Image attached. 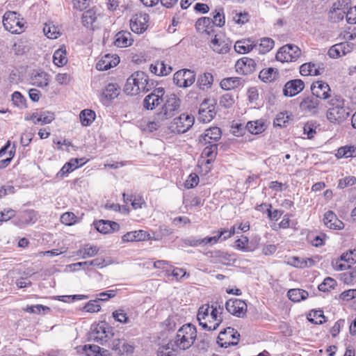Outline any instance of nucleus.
<instances>
[{
    "label": "nucleus",
    "mask_w": 356,
    "mask_h": 356,
    "mask_svg": "<svg viewBox=\"0 0 356 356\" xmlns=\"http://www.w3.org/2000/svg\"><path fill=\"white\" fill-rule=\"evenodd\" d=\"M223 307L209 304L201 306L197 312V319L203 330L213 331L218 329L222 322Z\"/></svg>",
    "instance_id": "nucleus-1"
},
{
    "label": "nucleus",
    "mask_w": 356,
    "mask_h": 356,
    "mask_svg": "<svg viewBox=\"0 0 356 356\" xmlns=\"http://www.w3.org/2000/svg\"><path fill=\"white\" fill-rule=\"evenodd\" d=\"M148 79L147 74L143 72H136L127 80L124 85V92L131 96L136 95L140 92L147 91V85Z\"/></svg>",
    "instance_id": "nucleus-2"
},
{
    "label": "nucleus",
    "mask_w": 356,
    "mask_h": 356,
    "mask_svg": "<svg viewBox=\"0 0 356 356\" xmlns=\"http://www.w3.org/2000/svg\"><path fill=\"white\" fill-rule=\"evenodd\" d=\"M329 103L330 107L327 113V118L331 122L339 123L349 116L348 108L344 106V100L341 97L334 96Z\"/></svg>",
    "instance_id": "nucleus-3"
},
{
    "label": "nucleus",
    "mask_w": 356,
    "mask_h": 356,
    "mask_svg": "<svg viewBox=\"0 0 356 356\" xmlns=\"http://www.w3.org/2000/svg\"><path fill=\"white\" fill-rule=\"evenodd\" d=\"M197 337L196 327L191 323L182 325L177 331L175 340L181 350L188 349L194 343Z\"/></svg>",
    "instance_id": "nucleus-4"
},
{
    "label": "nucleus",
    "mask_w": 356,
    "mask_h": 356,
    "mask_svg": "<svg viewBox=\"0 0 356 356\" xmlns=\"http://www.w3.org/2000/svg\"><path fill=\"white\" fill-rule=\"evenodd\" d=\"M113 330L108 323L102 321L98 324L92 325L89 338L91 341L104 345L115 336Z\"/></svg>",
    "instance_id": "nucleus-5"
},
{
    "label": "nucleus",
    "mask_w": 356,
    "mask_h": 356,
    "mask_svg": "<svg viewBox=\"0 0 356 356\" xmlns=\"http://www.w3.org/2000/svg\"><path fill=\"white\" fill-rule=\"evenodd\" d=\"M181 103V99L175 94L166 95L161 111L157 113L158 120H166L172 118L179 112Z\"/></svg>",
    "instance_id": "nucleus-6"
},
{
    "label": "nucleus",
    "mask_w": 356,
    "mask_h": 356,
    "mask_svg": "<svg viewBox=\"0 0 356 356\" xmlns=\"http://www.w3.org/2000/svg\"><path fill=\"white\" fill-rule=\"evenodd\" d=\"M194 122L195 118L193 115L188 113H182L179 117L173 119L170 122L169 129L173 134H184L192 127Z\"/></svg>",
    "instance_id": "nucleus-7"
},
{
    "label": "nucleus",
    "mask_w": 356,
    "mask_h": 356,
    "mask_svg": "<svg viewBox=\"0 0 356 356\" xmlns=\"http://www.w3.org/2000/svg\"><path fill=\"white\" fill-rule=\"evenodd\" d=\"M19 16V15L14 11H7L3 16V26L11 33L19 34L24 31V23Z\"/></svg>",
    "instance_id": "nucleus-8"
},
{
    "label": "nucleus",
    "mask_w": 356,
    "mask_h": 356,
    "mask_svg": "<svg viewBox=\"0 0 356 356\" xmlns=\"http://www.w3.org/2000/svg\"><path fill=\"white\" fill-rule=\"evenodd\" d=\"M240 339V334L233 327H228L222 330L218 337L217 343L222 348L236 346Z\"/></svg>",
    "instance_id": "nucleus-9"
},
{
    "label": "nucleus",
    "mask_w": 356,
    "mask_h": 356,
    "mask_svg": "<svg viewBox=\"0 0 356 356\" xmlns=\"http://www.w3.org/2000/svg\"><path fill=\"white\" fill-rule=\"evenodd\" d=\"M300 55L301 50L298 46L288 44L280 48L275 58L277 60L282 63L294 62L298 60Z\"/></svg>",
    "instance_id": "nucleus-10"
},
{
    "label": "nucleus",
    "mask_w": 356,
    "mask_h": 356,
    "mask_svg": "<svg viewBox=\"0 0 356 356\" xmlns=\"http://www.w3.org/2000/svg\"><path fill=\"white\" fill-rule=\"evenodd\" d=\"M216 101L204 99L199 108L198 120L204 123L210 122L216 115Z\"/></svg>",
    "instance_id": "nucleus-11"
},
{
    "label": "nucleus",
    "mask_w": 356,
    "mask_h": 356,
    "mask_svg": "<svg viewBox=\"0 0 356 356\" xmlns=\"http://www.w3.org/2000/svg\"><path fill=\"white\" fill-rule=\"evenodd\" d=\"M195 81V72L188 69L179 70L173 76V82L180 88L189 87Z\"/></svg>",
    "instance_id": "nucleus-12"
},
{
    "label": "nucleus",
    "mask_w": 356,
    "mask_h": 356,
    "mask_svg": "<svg viewBox=\"0 0 356 356\" xmlns=\"http://www.w3.org/2000/svg\"><path fill=\"white\" fill-rule=\"evenodd\" d=\"M165 94L163 88H156L150 94L147 95L143 100V106L147 110H152L161 104Z\"/></svg>",
    "instance_id": "nucleus-13"
},
{
    "label": "nucleus",
    "mask_w": 356,
    "mask_h": 356,
    "mask_svg": "<svg viewBox=\"0 0 356 356\" xmlns=\"http://www.w3.org/2000/svg\"><path fill=\"white\" fill-rule=\"evenodd\" d=\"M100 13L95 6L89 8L84 11L81 16V23L87 29L94 30L98 25V19Z\"/></svg>",
    "instance_id": "nucleus-14"
},
{
    "label": "nucleus",
    "mask_w": 356,
    "mask_h": 356,
    "mask_svg": "<svg viewBox=\"0 0 356 356\" xmlns=\"http://www.w3.org/2000/svg\"><path fill=\"white\" fill-rule=\"evenodd\" d=\"M225 308L229 313L237 317H243L247 312L246 303L236 298L227 301Z\"/></svg>",
    "instance_id": "nucleus-15"
},
{
    "label": "nucleus",
    "mask_w": 356,
    "mask_h": 356,
    "mask_svg": "<svg viewBox=\"0 0 356 356\" xmlns=\"http://www.w3.org/2000/svg\"><path fill=\"white\" fill-rule=\"evenodd\" d=\"M149 15L145 13L136 14L130 19V28L136 33H142L147 28Z\"/></svg>",
    "instance_id": "nucleus-16"
},
{
    "label": "nucleus",
    "mask_w": 356,
    "mask_h": 356,
    "mask_svg": "<svg viewBox=\"0 0 356 356\" xmlns=\"http://www.w3.org/2000/svg\"><path fill=\"white\" fill-rule=\"evenodd\" d=\"M109 341L108 347L117 352L119 355L132 353L134 352L133 346L127 343L124 339L115 338L114 336Z\"/></svg>",
    "instance_id": "nucleus-17"
},
{
    "label": "nucleus",
    "mask_w": 356,
    "mask_h": 356,
    "mask_svg": "<svg viewBox=\"0 0 356 356\" xmlns=\"http://www.w3.org/2000/svg\"><path fill=\"white\" fill-rule=\"evenodd\" d=\"M312 95L304 98L300 103V109L311 115H316L318 112L319 100Z\"/></svg>",
    "instance_id": "nucleus-18"
},
{
    "label": "nucleus",
    "mask_w": 356,
    "mask_h": 356,
    "mask_svg": "<svg viewBox=\"0 0 356 356\" xmlns=\"http://www.w3.org/2000/svg\"><path fill=\"white\" fill-rule=\"evenodd\" d=\"M311 91L313 95L319 99H327L330 97V88L327 83L322 81L314 82L311 86Z\"/></svg>",
    "instance_id": "nucleus-19"
},
{
    "label": "nucleus",
    "mask_w": 356,
    "mask_h": 356,
    "mask_svg": "<svg viewBox=\"0 0 356 356\" xmlns=\"http://www.w3.org/2000/svg\"><path fill=\"white\" fill-rule=\"evenodd\" d=\"M235 67L237 72L249 74L255 70L256 63L253 59L243 57L236 61Z\"/></svg>",
    "instance_id": "nucleus-20"
},
{
    "label": "nucleus",
    "mask_w": 356,
    "mask_h": 356,
    "mask_svg": "<svg viewBox=\"0 0 356 356\" xmlns=\"http://www.w3.org/2000/svg\"><path fill=\"white\" fill-rule=\"evenodd\" d=\"M305 83L301 79H293L286 83L283 94L287 97H293L303 90Z\"/></svg>",
    "instance_id": "nucleus-21"
},
{
    "label": "nucleus",
    "mask_w": 356,
    "mask_h": 356,
    "mask_svg": "<svg viewBox=\"0 0 356 356\" xmlns=\"http://www.w3.org/2000/svg\"><path fill=\"white\" fill-rule=\"evenodd\" d=\"M323 65L321 63H306L300 67V73L302 76H318L324 72Z\"/></svg>",
    "instance_id": "nucleus-22"
},
{
    "label": "nucleus",
    "mask_w": 356,
    "mask_h": 356,
    "mask_svg": "<svg viewBox=\"0 0 356 356\" xmlns=\"http://www.w3.org/2000/svg\"><path fill=\"white\" fill-rule=\"evenodd\" d=\"M221 136L220 129L213 127L206 129L204 133L200 136L199 141L203 145L211 144V141H218L221 138Z\"/></svg>",
    "instance_id": "nucleus-23"
},
{
    "label": "nucleus",
    "mask_w": 356,
    "mask_h": 356,
    "mask_svg": "<svg viewBox=\"0 0 356 356\" xmlns=\"http://www.w3.org/2000/svg\"><path fill=\"white\" fill-rule=\"evenodd\" d=\"M120 62V58L116 55L106 54L97 63L96 68L99 71L107 70L116 66Z\"/></svg>",
    "instance_id": "nucleus-24"
},
{
    "label": "nucleus",
    "mask_w": 356,
    "mask_h": 356,
    "mask_svg": "<svg viewBox=\"0 0 356 356\" xmlns=\"http://www.w3.org/2000/svg\"><path fill=\"white\" fill-rule=\"evenodd\" d=\"M95 229L102 234H109L120 229L118 223L114 221L100 220L94 223Z\"/></svg>",
    "instance_id": "nucleus-25"
},
{
    "label": "nucleus",
    "mask_w": 356,
    "mask_h": 356,
    "mask_svg": "<svg viewBox=\"0 0 356 356\" xmlns=\"http://www.w3.org/2000/svg\"><path fill=\"white\" fill-rule=\"evenodd\" d=\"M323 222L327 227L332 229H341L343 227V222L339 220L332 211H328L324 214Z\"/></svg>",
    "instance_id": "nucleus-26"
},
{
    "label": "nucleus",
    "mask_w": 356,
    "mask_h": 356,
    "mask_svg": "<svg viewBox=\"0 0 356 356\" xmlns=\"http://www.w3.org/2000/svg\"><path fill=\"white\" fill-rule=\"evenodd\" d=\"M211 47L218 54H226L231 47V42L227 40L218 38L215 35L214 39L211 40Z\"/></svg>",
    "instance_id": "nucleus-27"
},
{
    "label": "nucleus",
    "mask_w": 356,
    "mask_h": 356,
    "mask_svg": "<svg viewBox=\"0 0 356 356\" xmlns=\"http://www.w3.org/2000/svg\"><path fill=\"white\" fill-rule=\"evenodd\" d=\"M244 82L241 77H227L221 80L220 86L223 90H230L243 86Z\"/></svg>",
    "instance_id": "nucleus-28"
},
{
    "label": "nucleus",
    "mask_w": 356,
    "mask_h": 356,
    "mask_svg": "<svg viewBox=\"0 0 356 356\" xmlns=\"http://www.w3.org/2000/svg\"><path fill=\"white\" fill-rule=\"evenodd\" d=\"M175 344H177L176 341L173 339L160 347L159 356H177L181 350Z\"/></svg>",
    "instance_id": "nucleus-29"
},
{
    "label": "nucleus",
    "mask_w": 356,
    "mask_h": 356,
    "mask_svg": "<svg viewBox=\"0 0 356 356\" xmlns=\"http://www.w3.org/2000/svg\"><path fill=\"white\" fill-rule=\"evenodd\" d=\"M133 39L128 31H120L115 35L114 44L118 47H126L132 44Z\"/></svg>",
    "instance_id": "nucleus-30"
},
{
    "label": "nucleus",
    "mask_w": 356,
    "mask_h": 356,
    "mask_svg": "<svg viewBox=\"0 0 356 356\" xmlns=\"http://www.w3.org/2000/svg\"><path fill=\"white\" fill-rule=\"evenodd\" d=\"M83 350L87 356H111V353L97 345L88 344L84 346Z\"/></svg>",
    "instance_id": "nucleus-31"
},
{
    "label": "nucleus",
    "mask_w": 356,
    "mask_h": 356,
    "mask_svg": "<svg viewBox=\"0 0 356 356\" xmlns=\"http://www.w3.org/2000/svg\"><path fill=\"white\" fill-rule=\"evenodd\" d=\"M120 88L116 83H109L102 92L103 98L107 102H111L118 97Z\"/></svg>",
    "instance_id": "nucleus-32"
},
{
    "label": "nucleus",
    "mask_w": 356,
    "mask_h": 356,
    "mask_svg": "<svg viewBox=\"0 0 356 356\" xmlns=\"http://www.w3.org/2000/svg\"><path fill=\"white\" fill-rule=\"evenodd\" d=\"M274 40L270 38H263L260 39L259 43L254 44V47L260 54H265L270 51L274 47Z\"/></svg>",
    "instance_id": "nucleus-33"
},
{
    "label": "nucleus",
    "mask_w": 356,
    "mask_h": 356,
    "mask_svg": "<svg viewBox=\"0 0 356 356\" xmlns=\"http://www.w3.org/2000/svg\"><path fill=\"white\" fill-rule=\"evenodd\" d=\"M213 82V75L211 73L205 72L198 77L197 85L200 90H207L211 88Z\"/></svg>",
    "instance_id": "nucleus-34"
},
{
    "label": "nucleus",
    "mask_w": 356,
    "mask_h": 356,
    "mask_svg": "<svg viewBox=\"0 0 356 356\" xmlns=\"http://www.w3.org/2000/svg\"><path fill=\"white\" fill-rule=\"evenodd\" d=\"M67 51L65 45L56 50L53 56V62L58 67H63L67 64Z\"/></svg>",
    "instance_id": "nucleus-35"
},
{
    "label": "nucleus",
    "mask_w": 356,
    "mask_h": 356,
    "mask_svg": "<svg viewBox=\"0 0 356 356\" xmlns=\"http://www.w3.org/2000/svg\"><path fill=\"white\" fill-rule=\"evenodd\" d=\"M278 70L275 68L269 67L262 70L259 74V79L264 82H272L278 76Z\"/></svg>",
    "instance_id": "nucleus-36"
},
{
    "label": "nucleus",
    "mask_w": 356,
    "mask_h": 356,
    "mask_svg": "<svg viewBox=\"0 0 356 356\" xmlns=\"http://www.w3.org/2000/svg\"><path fill=\"white\" fill-rule=\"evenodd\" d=\"M147 237V233L143 230L129 232L123 235L122 239L124 242L143 241Z\"/></svg>",
    "instance_id": "nucleus-37"
},
{
    "label": "nucleus",
    "mask_w": 356,
    "mask_h": 356,
    "mask_svg": "<svg viewBox=\"0 0 356 356\" xmlns=\"http://www.w3.org/2000/svg\"><path fill=\"white\" fill-rule=\"evenodd\" d=\"M49 81V74L44 72H38L32 77V84L40 88L48 86Z\"/></svg>",
    "instance_id": "nucleus-38"
},
{
    "label": "nucleus",
    "mask_w": 356,
    "mask_h": 356,
    "mask_svg": "<svg viewBox=\"0 0 356 356\" xmlns=\"http://www.w3.org/2000/svg\"><path fill=\"white\" fill-rule=\"evenodd\" d=\"M287 296L293 302H300L307 299L309 294L308 292L305 290L300 289H292L288 291Z\"/></svg>",
    "instance_id": "nucleus-39"
},
{
    "label": "nucleus",
    "mask_w": 356,
    "mask_h": 356,
    "mask_svg": "<svg viewBox=\"0 0 356 356\" xmlns=\"http://www.w3.org/2000/svg\"><path fill=\"white\" fill-rule=\"evenodd\" d=\"M246 128L251 134H259L265 130L266 125L264 121L258 120L248 122L246 124Z\"/></svg>",
    "instance_id": "nucleus-40"
},
{
    "label": "nucleus",
    "mask_w": 356,
    "mask_h": 356,
    "mask_svg": "<svg viewBox=\"0 0 356 356\" xmlns=\"http://www.w3.org/2000/svg\"><path fill=\"white\" fill-rule=\"evenodd\" d=\"M96 117L95 111L90 109L83 110L79 115L80 120L83 126H90Z\"/></svg>",
    "instance_id": "nucleus-41"
},
{
    "label": "nucleus",
    "mask_w": 356,
    "mask_h": 356,
    "mask_svg": "<svg viewBox=\"0 0 356 356\" xmlns=\"http://www.w3.org/2000/svg\"><path fill=\"white\" fill-rule=\"evenodd\" d=\"M150 72L158 76H164L170 74L172 69L170 66L166 67L163 63L151 65L149 67Z\"/></svg>",
    "instance_id": "nucleus-42"
},
{
    "label": "nucleus",
    "mask_w": 356,
    "mask_h": 356,
    "mask_svg": "<svg viewBox=\"0 0 356 356\" xmlns=\"http://www.w3.org/2000/svg\"><path fill=\"white\" fill-rule=\"evenodd\" d=\"M345 43H339L332 46L328 51V56L332 58H337L346 54Z\"/></svg>",
    "instance_id": "nucleus-43"
},
{
    "label": "nucleus",
    "mask_w": 356,
    "mask_h": 356,
    "mask_svg": "<svg viewBox=\"0 0 356 356\" xmlns=\"http://www.w3.org/2000/svg\"><path fill=\"white\" fill-rule=\"evenodd\" d=\"M104 259H96L92 261L77 262L75 264H70L68 265V268H70L71 271H75L76 266H87V268L90 266H94L102 268L104 266Z\"/></svg>",
    "instance_id": "nucleus-44"
},
{
    "label": "nucleus",
    "mask_w": 356,
    "mask_h": 356,
    "mask_svg": "<svg viewBox=\"0 0 356 356\" xmlns=\"http://www.w3.org/2000/svg\"><path fill=\"white\" fill-rule=\"evenodd\" d=\"M213 13L212 23L218 27H222L225 25V19L223 8L220 7L215 10Z\"/></svg>",
    "instance_id": "nucleus-45"
},
{
    "label": "nucleus",
    "mask_w": 356,
    "mask_h": 356,
    "mask_svg": "<svg viewBox=\"0 0 356 356\" xmlns=\"http://www.w3.org/2000/svg\"><path fill=\"white\" fill-rule=\"evenodd\" d=\"M337 156L340 158H349L356 156V147L354 146H346L340 147L337 151Z\"/></svg>",
    "instance_id": "nucleus-46"
},
{
    "label": "nucleus",
    "mask_w": 356,
    "mask_h": 356,
    "mask_svg": "<svg viewBox=\"0 0 356 356\" xmlns=\"http://www.w3.org/2000/svg\"><path fill=\"white\" fill-rule=\"evenodd\" d=\"M43 32L48 38L51 39H56L60 35L58 28L54 25L46 24L43 28Z\"/></svg>",
    "instance_id": "nucleus-47"
},
{
    "label": "nucleus",
    "mask_w": 356,
    "mask_h": 356,
    "mask_svg": "<svg viewBox=\"0 0 356 356\" xmlns=\"http://www.w3.org/2000/svg\"><path fill=\"white\" fill-rule=\"evenodd\" d=\"M336 285V280L332 277H327L321 284L318 285V288L319 291L326 292L330 291L331 289H334Z\"/></svg>",
    "instance_id": "nucleus-48"
},
{
    "label": "nucleus",
    "mask_w": 356,
    "mask_h": 356,
    "mask_svg": "<svg viewBox=\"0 0 356 356\" xmlns=\"http://www.w3.org/2000/svg\"><path fill=\"white\" fill-rule=\"evenodd\" d=\"M211 18L202 17L199 18L195 23V29L197 31L204 33L206 31V28L209 26L211 23Z\"/></svg>",
    "instance_id": "nucleus-49"
},
{
    "label": "nucleus",
    "mask_w": 356,
    "mask_h": 356,
    "mask_svg": "<svg viewBox=\"0 0 356 356\" xmlns=\"http://www.w3.org/2000/svg\"><path fill=\"white\" fill-rule=\"evenodd\" d=\"M356 257V250H350L346 252L343 253L339 260L343 261L347 263V264H349L350 266L351 264H353L356 262V260L355 257Z\"/></svg>",
    "instance_id": "nucleus-50"
},
{
    "label": "nucleus",
    "mask_w": 356,
    "mask_h": 356,
    "mask_svg": "<svg viewBox=\"0 0 356 356\" xmlns=\"http://www.w3.org/2000/svg\"><path fill=\"white\" fill-rule=\"evenodd\" d=\"M348 11L345 10L344 9H331L330 11V17L331 19H332L334 22H339L341 20H343L344 17H346V14Z\"/></svg>",
    "instance_id": "nucleus-51"
},
{
    "label": "nucleus",
    "mask_w": 356,
    "mask_h": 356,
    "mask_svg": "<svg viewBox=\"0 0 356 356\" xmlns=\"http://www.w3.org/2000/svg\"><path fill=\"white\" fill-rule=\"evenodd\" d=\"M87 161L88 160L84 157L80 159H71L70 161H68V173L84 165Z\"/></svg>",
    "instance_id": "nucleus-52"
},
{
    "label": "nucleus",
    "mask_w": 356,
    "mask_h": 356,
    "mask_svg": "<svg viewBox=\"0 0 356 356\" xmlns=\"http://www.w3.org/2000/svg\"><path fill=\"white\" fill-rule=\"evenodd\" d=\"M254 49V44L245 45L242 41H237L234 44V49L239 54H245Z\"/></svg>",
    "instance_id": "nucleus-53"
},
{
    "label": "nucleus",
    "mask_w": 356,
    "mask_h": 356,
    "mask_svg": "<svg viewBox=\"0 0 356 356\" xmlns=\"http://www.w3.org/2000/svg\"><path fill=\"white\" fill-rule=\"evenodd\" d=\"M91 0H72V7L74 10L83 11L90 7Z\"/></svg>",
    "instance_id": "nucleus-54"
},
{
    "label": "nucleus",
    "mask_w": 356,
    "mask_h": 356,
    "mask_svg": "<svg viewBox=\"0 0 356 356\" xmlns=\"http://www.w3.org/2000/svg\"><path fill=\"white\" fill-rule=\"evenodd\" d=\"M312 314H309V317H308V320L315 324H322L325 321V317L323 314V311L318 310L313 312V316L316 318L314 319L311 318Z\"/></svg>",
    "instance_id": "nucleus-55"
},
{
    "label": "nucleus",
    "mask_w": 356,
    "mask_h": 356,
    "mask_svg": "<svg viewBox=\"0 0 356 356\" xmlns=\"http://www.w3.org/2000/svg\"><path fill=\"white\" fill-rule=\"evenodd\" d=\"M13 104L18 107L22 108L26 106V99L19 92H15L12 95Z\"/></svg>",
    "instance_id": "nucleus-56"
},
{
    "label": "nucleus",
    "mask_w": 356,
    "mask_h": 356,
    "mask_svg": "<svg viewBox=\"0 0 356 356\" xmlns=\"http://www.w3.org/2000/svg\"><path fill=\"white\" fill-rule=\"evenodd\" d=\"M219 103L224 108H230L234 104V99L232 95L225 94L220 97Z\"/></svg>",
    "instance_id": "nucleus-57"
},
{
    "label": "nucleus",
    "mask_w": 356,
    "mask_h": 356,
    "mask_svg": "<svg viewBox=\"0 0 356 356\" xmlns=\"http://www.w3.org/2000/svg\"><path fill=\"white\" fill-rule=\"evenodd\" d=\"M217 144H209V145L204 147L202 151V154L206 157L214 158L217 154Z\"/></svg>",
    "instance_id": "nucleus-58"
},
{
    "label": "nucleus",
    "mask_w": 356,
    "mask_h": 356,
    "mask_svg": "<svg viewBox=\"0 0 356 356\" xmlns=\"http://www.w3.org/2000/svg\"><path fill=\"white\" fill-rule=\"evenodd\" d=\"M82 251L83 252V258H85L86 257H94L96 254H97L99 248L95 245L92 246V245H86L83 247Z\"/></svg>",
    "instance_id": "nucleus-59"
},
{
    "label": "nucleus",
    "mask_w": 356,
    "mask_h": 356,
    "mask_svg": "<svg viewBox=\"0 0 356 356\" xmlns=\"http://www.w3.org/2000/svg\"><path fill=\"white\" fill-rule=\"evenodd\" d=\"M113 317L115 318V321L120 323H127L129 321V318L127 316V314L124 312L123 310L121 309L113 312Z\"/></svg>",
    "instance_id": "nucleus-60"
},
{
    "label": "nucleus",
    "mask_w": 356,
    "mask_h": 356,
    "mask_svg": "<svg viewBox=\"0 0 356 356\" xmlns=\"http://www.w3.org/2000/svg\"><path fill=\"white\" fill-rule=\"evenodd\" d=\"M97 300L89 301L83 307V309L90 313L97 312L100 310V305L97 304Z\"/></svg>",
    "instance_id": "nucleus-61"
},
{
    "label": "nucleus",
    "mask_w": 356,
    "mask_h": 356,
    "mask_svg": "<svg viewBox=\"0 0 356 356\" xmlns=\"http://www.w3.org/2000/svg\"><path fill=\"white\" fill-rule=\"evenodd\" d=\"M199 183V177L196 174H191L186 181L185 186L187 188H193Z\"/></svg>",
    "instance_id": "nucleus-62"
},
{
    "label": "nucleus",
    "mask_w": 356,
    "mask_h": 356,
    "mask_svg": "<svg viewBox=\"0 0 356 356\" xmlns=\"http://www.w3.org/2000/svg\"><path fill=\"white\" fill-rule=\"evenodd\" d=\"M356 183V178L355 177H347L339 181L338 187L339 188H344L348 186H353Z\"/></svg>",
    "instance_id": "nucleus-63"
},
{
    "label": "nucleus",
    "mask_w": 356,
    "mask_h": 356,
    "mask_svg": "<svg viewBox=\"0 0 356 356\" xmlns=\"http://www.w3.org/2000/svg\"><path fill=\"white\" fill-rule=\"evenodd\" d=\"M355 298H356V289L346 290L339 295V298L344 301H350Z\"/></svg>",
    "instance_id": "nucleus-64"
}]
</instances>
